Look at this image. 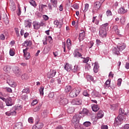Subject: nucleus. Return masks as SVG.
<instances>
[{
  "label": "nucleus",
  "mask_w": 129,
  "mask_h": 129,
  "mask_svg": "<svg viewBox=\"0 0 129 129\" xmlns=\"http://www.w3.org/2000/svg\"><path fill=\"white\" fill-rule=\"evenodd\" d=\"M108 30V23L103 24L99 30V35L102 38H105L107 35V30Z\"/></svg>",
  "instance_id": "f257e3e1"
},
{
  "label": "nucleus",
  "mask_w": 129,
  "mask_h": 129,
  "mask_svg": "<svg viewBox=\"0 0 129 129\" xmlns=\"http://www.w3.org/2000/svg\"><path fill=\"white\" fill-rule=\"evenodd\" d=\"M125 49V45L123 43H119L117 45V47H114L112 49V52L116 55H118L119 52H121L123 50Z\"/></svg>",
  "instance_id": "f03ea898"
},
{
  "label": "nucleus",
  "mask_w": 129,
  "mask_h": 129,
  "mask_svg": "<svg viewBox=\"0 0 129 129\" xmlns=\"http://www.w3.org/2000/svg\"><path fill=\"white\" fill-rule=\"evenodd\" d=\"M123 121V115H119L117 118L115 119L114 125V126H117V125H120L121 123Z\"/></svg>",
  "instance_id": "7ed1b4c3"
},
{
  "label": "nucleus",
  "mask_w": 129,
  "mask_h": 129,
  "mask_svg": "<svg viewBox=\"0 0 129 129\" xmlns=\"http://www.w3.org/2000/svg\"><path fill=\"white\" fill-rule=\"evenodd\" d=\"M81 91L80 88H75L70 93L69 96L70 97H76L77 96V93H79Z\"/></svg>",
  "instance_id": "20e7f679"
},
{
  "label": "nucleus",
  "mask_w": 129,
  "mask_h": 129,
  "mask_svg": "<svg viewBox=\"0 0 129 129\" xmlns=\"http://www.w3.org/2000/svg\"><path fill=\"white\" fill-rule=\"evenodd\" d=\"M0 99H2L3 101H5L7 106H12V105H14V101H13V99H12V98L6 99L0 96Z\"/></svg>",
  "instance_id": "39448f33"
},
{
  "label": "nucleus",
  "mask_w": 129,
  "mask_h": 129,
  "mask_svg": "<svg viewBox=\"0 0 129 129\" xmlns=\"http://www.w3.org/2000/svg\"><path fill=\"white\" fill-rule=\"evenodd\" d=\"M4 21L5 22V24L6 25H8L9 24V18H8V16L7 15V14L6 13L3 12V13H0V20Z\"/></svg>",
  "instance_id": "423d86ee"
},
{
  "label": "nucleus",
  "mask_w": 129,
  "mask_h": 129,
  "mask_svg": "<svg viewBox=\"0 0 129 129\" xmlns=\"http://www.w3.org/2000/svg\"><path fill=\"white\" fill-rule=\"evenodd\" d=\"M14 73L17 76V77H20L22 75V72L20 70V68L18 67H14L13 69Z\"/></svg>",
  "instance_id": "0eeeda50"
},
{
  "label": "nucleus",
  "mask_w": 129,
  "mask_h": 129,
  "mask_svg": "<svg viewBox=\"0 0 129 129\" xmlns=\"http://www.w3.org/2000/svg\"><path fill=\"white\" fill-rule=\"evenodd\" d=\"M59 103L61 105H66V104H68V99L63 96H61L59 99Z\"/></svg>",
  "instance_id": "6e6552de"
},
{
  "label": "nucleus",
  "mask_w": 129,
  "mask_h": 129,
  "mask_svg": "<svg viewBox=\"0 0 129 129\" xmlns=\"http://www.w3.org/2000/svg\"><path fill=\"white\" fill-rule=\"evenodd\" d=\"M44 126V124L40 121H37L36 122L35 125L32 127V129H41L43 128Z\"/></svg>",
  "instance_id": "1a4fd4ad"
},
{
  "label": "nucleus",
  "mask_w": 129,
  "mask_h": 129,
  "mask_svg": "<svg viewBox=\"0 0 129 129\" xmlns=\"http://www.w3.org/2000/svg\"><path fill=\"white\" fill-rule=\"evenodd\" d=\"M28 49L29 48H26V49H23L24 56L25 60H29V59L31 58L30 53L27 52Z\"/></svg>",
  "instance_id": "9d476101"
},
{
  "label": "nucleus",
  "mask_w": 129,
  "mask_h": 129,
  "mask_svg": "<svg viewBox=\"0 0 129 129\" xmlns=\"http://www.w3.org/2000/svg\"><path fill=\"white\" fill-rule=\"evenodd\" d=\"M56 73H57V72H56L55 70H51L47 74V77L48 78H53L56 75Z\"/></svg>",
  "instance_id": "9b49d317"
},
{
  "label": "nucleus",
  "mask_w": 129,
  "mask_h": 129,
  "mask_svg": "<svg viewBox=\"0 0 129 129\" xmlns=\"http://www.w3.org/2000/svg\"><path fill=\"white\" fill-rule=\"evenodd\" d=\"M82 103V101L80 99H75L72 101V104L73 105H79Z\"/></svg>",
  "instance_id": "f8f14e48"
},
{
  "label": "nucleus",
  "mask_w": 129,
  "mask_h": 129,
  "mask_svg": "<svg viewBox=\"0 0 129 129\" xmlns=\"http://www.w3.org/2000/svg\"><path fill=\"white\" fill-rule=\"evenodd\" d=\"M7 82L11 87H16L17 86V84L13 79H8Z\"/></svg>",
  "instance_id": "ddd939ff"
},
{
  "label": "nucleus",
  "mask_w": 129,
  "mask_h": 129,
  "mask_svg": "<svg viewBox=\"0 0 129 129\" xmlns=\"http://www.w3.org/2000/svg\"><path fill=\"white\" fill-rule=\"evenodd\" d=\"M100 7H101V4H100V2H97L94 4V8L93 10V13L95 11H98L99 9H100Z\"/></svg>",
  "instance_id": "4468645a"
},
{
  "label": "nucleus",
  "mask_w": 129,
  "mask_h": 129,
  "mask_svg": "<svg viewBox=\"0 0 129 129\" xmlns=\"http://www.w3.org/2000/svg\"><path fill=\"white\" fill-rule=\"evenodd\" d=\"M24 26L25 28H31L32 27V22L29 20H26L24 21Z\"/></svg>",
  "instance_id": "2eb2a0df"
},
{
  "label": "nucleus",
  "mask_w": 129,
  "mask_h": 129,
  "mask_svg": "<svg viewBox=\"0 0 129 129\" xmlns=\"http://www.w3.org/2000/svg\"><path fill=\"white\" fill-rule=\"evenodd\" d=\"M72 122L73 123H79V118L78 117V116L75 115L73 116V118L72 119Z\"/></svg>",
  "instance_id": "dca6fc26"
},
{
  "label": "nucleus",
  "mask_w": 129,
  "mask_h": 129,
  "mask_svg": "<svg viewBox=\"0 0 129 129\" xmlns=\"http://www.w3.org/2000/svg\"><path fill=\"white\" fill-rule=\"evenodd\" d=\"M32 25L33 26L34 30H39L40 29V24L37 21H34L33 22Z\"/></svg>",
  "instance_id": "f3484780"
},
{
  "label": "nucleus",
  "mask_w": 129,
  "mask_h": 129,
  "mask_svg": "<svg viewBox=\"0 0 129 129\" xmlns=\"http://www.w3.org/2000/svg\"><path fill=\"white\" fill-rule=\"evenodd\" d=\"M22 46H24L25 47H31V46H32V41L26 40L22 44Z\"/></svg>",
  "instance_id": "a211bd4d"
},
{
  "label": "nucleus",
  "mask_w": 129,
  "mask_h": 129,
  "mask_svg": "<svg viewBox=\"0 0 129 129\" xmlns=\"http://www.w3.org/2000/svg\"><path fill=\"white\" fill-rule=\"evenodd\" d=\"M64 69L68 72H70V71L72 70V65L70 64L69 63H66V64L64 66Z\"/></svg>",
  "instance_id": "6ab92c4d"
},
{
  "label": "nucleus",
  "mask_w": 129,
  "mask_h": 129,
  "mask_svg": "<svg viewBox=\"0 0 129 129\" xmlns=\"http://www.w3.org/2000/svg\"><path fill=\"white\" fill-rule=\"evenodd\" d=\"M80 70V67L77 65L72 67V71L74 73L78 72Z\"/></svg>",
  "instance_id": "aec40b11"
},
{
  "label": "nucleus",
  "mask_w": 129,
  "mask_h": 129,
  "mask_svg": "<svg viewBox=\"0 0 129 129\" xmlns=\"http://www.w3.org/2000/svg\"><path fill=\"white\" fill-rule=\"evenodd\" d=\"M53 24L56 26L57 28H58V29H61V28H62V23H61V22H59V21L57 20H55L54 21Z\"/></svg>",
  "instance_id": "412c9836"
},
{
  "label": "nucleus",
  "mask_w": 129,
  "mask_h": 129,
  "mask_svg": "<svg viewBox=\"0 0 129 129\" xmlns=\"http://www.w3.org/2000/svg\"><path fill=\"white\" fill-rule=\"evenodd\" d=\"M104 113H103V111L102 110H100L98 112L97 114V118H102V117L104 116Z\"/></svg>",
  "instance_id": "4be33fe9"
},
{
  "label": "nucleus",
  "mask_w": 129,
  "mask_h": 129,
  "mask_svg": "<svg viewBox=\"0 0 129 129\" xmlns=\"http://www.w3.org/2000/svg\"><path fill=\"white\" fill-rule=\"evenodd\" d=\"M94 64L95 65L93 71L94 73H97V72H98V69H99V66L98 65V63H97V62H95Z\"/></svg>",
  "instance_id": "5701e85b"
},
{
  "label": "nucleus",
  "mask_w": 129,
  "mask_h": 129,
  "mask_svg": "<svg viewBox=\"0 0 129 129\" xmlns=\"http://www.w3.org/2000/svg\"><path fill=\"white\" fill-rule=\"evenodd\" d=\"M6 115H7V116H12V115H16V114H17V111L13 110L10 112H6Z\"/></svg>",
  "instance_id": "b1692460"
},
{
  "label": "nucleus",
  "mask_w": 129,
  "mask_h": 129,
  "mask_svg": "<svg viewBox=\"0 0 129 129\" xmlns=\"http://www.w3.org/2000/svg\"><path fill=\"white\" fill-rule=\"evenodd\" d=\"M74 57H82V55L79 52L78 49H75L74 51Z\"/></svg>",
  "instance_id": "393cba45"
},
{
  "label": "nucleus",
  "mask_w": 129,
  "mask_h": 129,
  "mask_svg": "<svg viewBox=\"0 0 129 129\" xmlns=\"http://www.w3.org/2000/svg\"><path fill=\"white\" fill-rule=\"evenodd\" d=\"M104 87L106 89H107V88H110V81L109 80H108L105 82Z\"/></svg>",
  "instance_id": "a878e982"
},
{
  "label": "nucleus",
  "mask_w": 129,
  "mask_h": 129,
  "mask_svg": "<svg viewBox=\"0 0 129 129\" xmlns=\"http://www.w3.org/2000/svg\"><path fill=\"white\" fill-rule=\"evenodd\" d=\"M92 109L93 111H98V110H99V107L98 106V105L93 104L92 106Z\"/></svg>",
  "instance_id": "bb28decb"
},
{
  "label": "nucleus",
  "mask_w": 129,
  "mask_h": 129,
  "mask_svg": "<svg viewBox=\"0 0 129 129\" xmlns=\"http://www.w3.org/2000/svg\"><path fill=\"white\" fill-rule=\"evenodd\" d=\"M127 12V10L124 9L123 8H120L118 10V13L119 14H125Z\"/></svg>",
  "instance_id": "cd10ccee"
},
{
  "label": "nucleus",
  "mask_w": 129,
  "mask_h": 129,
  "mask_svg": "<svg viewBox=\"0 0 129 129\" xmlns=\"http://www.w3.org/2000/svg\"><path fill=\"white\" fill-rule=\"evenodd\" d=\"M4 70L7 73H9L11 72V67L9 66H6L4 68Z\"/></svg>",
  "instance_id": "c85d7f7f"
},
{
  "label": "nucleus",
  "mask_w": 129,
  "mask_h": 129,
  "mask_svg": "<svg viewBox=\"0 0 129 129\" xmlns=\"http://www.w3.org/2000/svg\"><path fill=\"white\" fill-rule=\"evenodd\" d=\"M67 47L68 50H70L71 49V40H70V39L69 38L67 39Z\"/></svg>",
  "instance_id": "c756f323"
},
{
  "label": "nucleus",
  "mask_w": 129,
  "mask_h": 129,
  "mask_svg": "<svg viewBox=\"0 0 129 129\" xmlns=\"http://www.w3.org/2000/svg\"><path fill=\"white\" fill-rule=\"evenodd\" d=\"M50 3L54 8H56L58 4V0H50Z\"/></svg>",
  "instance_id": "7c9ffc66"
},
{
  "label": "nucleus",
  "mask_w": 129,
  "mask_h": 129,
  "mask_svg": "<svg viewBox=\"0 0 129 129\" xmlns=\"http://www.w3.org/2000/svg\"><path fill=\"white\" fill-rule=\"evenodd\" d=\"M112 31L116 33L117 35L119 34V30L117 28V26L115 25L112 28Z\"/></svg>",
  "instance_id": "2f4dec72"
},
{
  "label": "nucleus",
  "mask_w": 129,
  "mask_h": 129,
  "mask_svg": "<svg viewBox=\"0 0 129 129\" xmlns=\"http://www.w3.org/2000/svg\"><path fill=\"white\" fill-rule=\"evenodd\" d=\"M23 127V125L21 122H19L16 124L14 129H22Z\"/></svg>",
  "instance_id": "473e14b6"
},
{
  "label": "nucleus",
  "mask_w": 129,
  "mask_h": 129,
  "mask_svg": "<svg viewBox=\"0 0 129 129\" xmlns=\"http://www.w3.org/2000/svg\"><path fill=\"white\" fill-rule=\"evenodd\" d=\"M84 38H85V32H83L80 34L79 38L80 40H84Z\"/></svg>",
  "instance_id": "72a5a7b5"
},
{
  "label": "nucleus",
  "mask_w": 129,
  "mask_h": 129,
  "mask_svg": "<svg viewBox=\"0 0 129 129\" xmlns=\"http://www.w3.org/2000/svg\"><path fill=\"white\" fill-rule=\"evenodd\" d=\"M22 92L23 93H30V87H25L24 89L22 91Z\"/></svg>",
  "instance_id": "f704fd0d"
},
{
  "label": "nucleus",
  "mask_w": 129,
  "mask_h": 129,
  "mask_svg": "<svg viewBox=\"0 0 129 129\" xmlns=\"http://www.w3.org/2000/svg\"><path fill=\"white\" fill-rule=\"evenodd\" d=\"M50 49L51 48L50 47V46H47L45 47L43 50L44 54H48V53H49V51H50Z\"/></svg>",
  "instance_id": "c9c22d12"
},
{
  "label": "nucleus",
  "mask_w": 129,
  "mask_h": 129,
  "mask_svg": "<svg viewBox=\"0 0 129 129\" xmlns=\"http://www.w3.org/2000/svg\"><path fill=\"white\" fill-rule=\"evenodd\" d=\"M92 95L93 96V97H99L100 96L99 93L98 92L93 91L92 93Z\"/></svg>",
  "instance_id": "e433bc0d"
},
{
  "label": "nucleus",
  "mask_w": 129,
  "mask_h": 129,
  "mask_svg": "<svg viewBox=\"0 0 129 129\" xmlns=\"http://www.w3.org/2000/svg\"><path fill=\"white\" fill-rule=\"evenodd\" d=\"M71 89H72V87H71V86H67L66 87L64 91L67 93H68V92H70V91H71Z\"/></svg>",
  "instance_id": "4c0bfd02"
},
{
  "label": "nucleus",
  "mask_w": 129,
  "mask_h": 129,
  "mask_svg": "<svg viewBox=\"0 0 129 129\" xmlns=\"http://www.w3.org/2000/svg\"><path fill=\"white\" fill-rule=\"evenodd\" d=\"M48 114V111L47 110H45L43 112L41 113V116L43 117H47V115Z\"/></svg>",
  "instance_id": "58836bf2"
},
{
  "label": "nucleus",
  "mask_w": 129,
  "mask_h": 129,
  "mask_svg": "<svg viewBox=\"0 0 129 129\" xmlns=\"http://www.w3.org/2000/svg\"><path fill=\"white\" fill-rule=\"evenodd\" d=\"M21 78L23 80H27V79H29V76L25 74L21 76Z\"/></svg>",
  "instance_id": "ea45409f"
},
{
  "label": "nucleus",
  "mask_w": 129,
  "mask_h": 129,
  "mask_svg": "<svg viewBox=\"0 0 129 129\" xmlns=\"http://www.w3.org/2000/svg\"><path fill=\"white\" fill-rule=\"evenodd\" d=\"M29 3L31 6H32V7H34V8H36L37 7V4H36V2H35V1H30Z\"/></svg>",
  "instance_id": "a19ab883"
},
{
  "label": "nucleus",
  "mask_w": 129,
  "mask_h": 129,
  "mask_svg": "<svg viewBox=\"0 0 129 129\" xmlns=\"http://www.w3.org/2000/svg\"><path fill=\"white\" fill-rule=\"evenodd\" d=\"M83 124L84 126L88 127L89 126H90L91 125V122H90V121H86L83 123Z\"/></svg>",
  "instance_id": "79ce46f5"
},
{
  "label": "nucleus",
  "mask_w": 129,
  "mask_h": 129,
  "mask_svg": "<svg viewBox=\"0 0 129 129\" xmlns=\"http://www.w3.org/2000/svg\"><path fill=\"white\" fill-rule=\"evenodd\" d=\"M86 78L88 81H93V76L88 75H87Z\"/></svg>",
  "instance_id": "37998d69"
},
{
  "label": "nucleus",
  "mask_w": 129,
  "mask_h": 129,
  "mask_svg": "<svg viewBox=\"0 0 129 129\" xmlns=\"http://www.w3.org/2000/svg\"><path fill=\"white\" fill-rule=\"evenodd\" d=\"M88 92H89V90L84 91L83 95H84V96H87L88 97H89V93H88Z\"/></svg>",
  "instance_id": "c03bdc74"
},
{
  "label": "nucleus",
  "mask_w": 129,
  "mask_h": 129,
  "mask_svg": "<svg viewBox=\"0 0 129 129\" xmlns=\"http://www.w3.org/2000/svg\"><path fill=\"white\" fill-rule=\"evenodd\" d=\"M39 90L40 95H44V87H40Z\"/></svg>",
  "instance_id": "a18cd8bd"
},
{
  "label": "nucleus",
  "mask_w": 129,
  "mask_h": 129,
  "mask_svg": "<svg viewBox=\"0 0 129 129\" xmlns=\"http://www.w3.org/2000/svg\"><path fill=\"white\" fill-rule=\"evenodd\" d=\"M67 111L69 113H72L74 111V108L70 107L67 110Z\"/></svg>",
  "instance_id": "49530a36"
},
{
  "label": "nucleus",
  "mask_w": 129,
  "mask_h": 129,
  "mask_svg": "<svg viewBox=\"0 0 129 129\" xmlns=\"http://www.w3.org/2000/svg\"><path fill=\"white\" fill-rule=\"evenodd\" d=\"M89 8V4H86L85 6V9L84 10V13L87 12L88 11V9Z\"/></svg>",
  "instance_id": "de8ad7c7"
},
{
  "label": "nucleus",
  "mask_w": 129,
  "mask_h": 129,
  "mask_svg": "<svg viewBox=\"0 0 129 129\" xmlns=\"http://www.w3.org/2000/svg\"><path fill=\"white\" fill-rule=\"evenodd\" d=\"M124 113V110L122 108H120L119 110V115H122Z\"/></svg>",
  "instance_id": "09e8293b"
},
{
  "label": "nucleus",
  "mask_w": 129,
  "mask_h": 129,
  "mask_svg": "<svg viewBox=\"0 0 129 129\" xmlns=\"http://www.w3.org/2000/svg\"><path fill=\"white\" fill-rule=\"evenodd\" d=\"M93 45H94V43L93 41H90L88 44L89 49H91L93 47Z\"/></svg>",
  "instance_id": "8fccbe9b"
},
{
  "label": "nucleus",
  "mask_w": 129,
  "mask_h": 129,
  "mask_svg": "<svg viewBox=\"0 0 129 129\" xmlns=\"http://www.w3.org/2000/svg\"><path fill=\"white\" fill-rule=\"evenodd\" d=\"M120 21L122 25H124V23H125V19L124 18V17H121Z\"/></svg>",
  "instance_id": "3c124183"
},
{
  "label": "nucleus",
  "mask_w": 129,
  "mask_h": 129,
  "mask_svg": "<svg viewBox=\"0 0 129 129\" xmlns=\"http://www.w3.org/2000/svg\"><path fill=\"white\" fill-rule=\"evenodd\" d=\"M9 54L10 56H15V51H14V49H11L9 51Z\"/></svg>",
  "instance_id": "603ef678"
},
{
  "label": "nucleus",
  "mask_w": 129,
  "mask_h": 129,
  "mask_svg": "<svg viewBox=\"0 0 129 129\" xmlns=\"http://www.w3.org/2000/svg\"><path fill=\"white\" fill-rule=\"evenodd\" d=\"M39 9H41V10H43V9H45V8H47V5L40 4V5H39Z\"/></svg>",
  "instance_id": "864d4df0"
},
{
  "label": "nucleus",
  "mask_w": 129,
  "mask_h": 129,
  "mask_svg": "<svg viewBox=\"0 0 129 129\" xmlns=\"http://www.w3.org/2000/svg\"><path fill=\"white\" fill-rule=\"evenodd\" d=\"M106 16L107 17H110V16H112V13H111V11L109 10H108L106 12Z\"/></svg>",
  "instance_id": "5fc2aeb1"
},
{
  "label": "nucleus",
  "mask_w": 129,
  "mask_h": 129,
  "mask_svg": "<svg viewBox=\"0 0 129 129\" xmlns=\"http://www.w3.org/2000/svg\"><path fill=\"white\" fill-rule=\"evenodd\" d=\"M41 108V106H36L34 109V111L35 112L37 111H39L40 110V109Z\"/></svg>",
  "instance_id": "6e6d98bb"
},
{
  "label": "nucleus",
  "mask_w": 129,
  "mask_h": 129,
  "mask_svg": "<svg viewBox=\"0 0 129 129\" xmlns=\"http://www.w3.org/2000/svg\"><path fill=\"white\" fill-rule=\"evenodd\" d=\"M18 16H21V14H22V11H21V7L18 6V11L17 12Z\"/></svg>",
  "instance_id": "4d7b16f0"
},
{
  "label": "nucleus",
  "mask_w": 129,
  "mask_h": 129,
  "mask_svg": "<svg viewBox=\"0 0 129 129\" xmlns=\"http://www.w3.org/2000/svg\"><path fill=\"white\" fill-rule=\"evenodd\" d=\"M15 32H16L17 36L18 37V38H19V37H20V33H19L20 31H19V29L15 28Z\"/></svg>",
  "instance_id": "13d9d810"
},
{
  "label": "nucleus",
  "mask_w": 129,
  "mask_h": 129,
  "mask_svg": "<svg viewBox=\"0 0 129 129\" xmlns=\"http://www.w3.org/2000/svg\"><path fill=\"white\" fill-rule=\"evenodd\" d=\"M122 82V79H118L117 80V85L118 86H120L121 82Z\"/></svg>",
  "instance_id": "bf43d9fd"
},
{
  "label": "nucleus",
  "mask_w": 129,
  "mask_h": 129,
  "mask_svg": "<svg viewBox=\"0 0 129 129\" xmlns=\"http://www.w3.org/2000/svg\"><path fill=\"white\" fill-rule=\"evenodd\" d=\"M0 108L1 109H5V105H4V103L3 102H0Z\"/></svg>",
  "instance_id": "052dcab7"
},
{
  "label": "nucleus",
  "mask_w": 129,
  "mask_h": 129,
  "mask_svg": "<svg viewBox=\"0 0 129 129\" xmlns=\"http://www.w3.org/2000/svg\"><path fill=\"white\" fill-rule=\"evenodd\" d=\"M56 80L58 83V84H60L61 83V80H62V77H59L56 78Z\"/></svg>",
  "instance_id": "680f3d73"
},
{
  "label": "nucleus",
  "mask_w": 129,
  "mask_h": 129,
  "mask_svg": "<svg viewBox=\"0 0 129 129\" xmlns=\"http://www.w3.org/2000/svg\"><path fill=\"white\" fill-rule=\"evenodd\" d=\"M91 119L93 120V121H96L98 118H97V117H96V116L94 115L91 117Z\"/></svg>",
  "instance_id": "e2e57ef3"
},
{
  "label": "nucleus",
  "mask_w": 129,
  "mask_h": 129,
  "mask_svg": "<svg viewBox=\"0 0 129 129\" xmlns=\"http://www.w3.org/2000/svg\"><path fill=\"white\" fill-rule=\"evenodd\" d=\"M48 97L49 98H53L54 97V92H51L48 94Z\"/></svg>",
  "instance_id": "0e129e2a"
},
{
  "label": "nucleus",
  "mask_w": 129,
  "mask_h": 129,
  "mask_svg": "<svg viewBox=\"0 0 129 129\" xmlns=\"http://www.w3.org/2000/svg\"><path fill=\"white\" fill-rule=\"evenodd\" d=\"M5 89H6L7 92H10V93L13 92V90L11 89V88L6 87L5 88Z\"/></svg>",
  "instance_id": "69168bd1"
},
{
  "label": "nucleus",
  "mask_w": 129,
  "mask_h": 129,
  "mask_svg": "<svg viewBox=\"0 0 129 129\" xmlns=\"http://www.w3.org/2000/svg\"><path fill=\"white\" fill-rule=\"evenodd\" d=\"M101 129H108L107 125H102L101 127Z\"/></svg>",
  "instance_id": "338daca9"
},
{
  "label": "nucleus",
  "mask_w": 129,
  "mask_h": 129,
  "mask_svg": "<svg viewBox=\"0 0 129 129\" xmlns=\"http://www.w3.org/2000/svg\"><path fill=\"white\" fill-rule=\"evenodd\" d=\"M123 129H129V124H125L123 126Z\"/></svg>",
  "instance_id": "774afa93"
}]
</instances>
